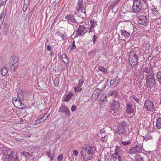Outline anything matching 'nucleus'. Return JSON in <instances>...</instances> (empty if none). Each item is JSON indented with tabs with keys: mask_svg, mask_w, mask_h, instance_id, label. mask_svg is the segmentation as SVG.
Returning <instances> with one entry per match:
<instances>
[{
	"mask_svg": "<svg viewBox=\"0 0 161 161\" xmlns=\"http://www.w3.org/2000/svg\"><path fill=\"white\" fill-rule=\"evenodd\" d=\"M7 1L6 0H0V7L6 4Z\"/></svg>",
	"mask_w": 161,
	"mask_h": 161,
	"instance_id": "obj_44",
	"label": "nucleus"
},
{
	"mask_svg": "<svg viewBox=\"0 0 161 161\" xmlns=\"http://www.w3.org/2000/svg\"><path fill=\"white\" fill-rule=\"evenodd\" d=\"M40 123V119L36 120L35 121V124L36 125H38Z\"/></svg>",
	"mask_w": 161,
	"mask_h": 161,
	"instance_id": "obj_55",
	"label": "nucleus"
},
{
	"mask_svg": "<svg viewBox=\"0 0 161 161\" xmlns=\"http://www.w3.org/2000/svg\"><path fill=\"white\" fill-rule=\"evenodd\" d=\"M146 79L148 87L151 88L155 85V80L153 74L150 75H148V76L147 75V76L146 77Z\"/></svg>",
	"mask_w": 161,
	"mask_h": 161,
	"instance_id": "obj_6",
	"label": "nucleus"
},
{
	"mask_svg": "<svg viewBox=\"0 0 161 161\" xmlns=\"http://www.w3.org/2000/svg\"><path fill=\"white\" fill-rule=\"evenodd\" d=\"M131 98L137 103H138L139 101V99L136 96H132Z\"/></svg>",
	"mask_w": 161,
	"mask_h": 161,
	"instance_id": "obj_40",
	"label": "nucleus"
},
{
	"mask_svg": "<svg viewBox=\"0 0 161 161\" xmlns=\"http://www.w3.org/2000/svg\"><path fill=\"white\" fill-rule=\"evenodd\" d=\"M156 127L158 129H161V118H158L156 120Z\"/></svg>",
	"mask_w": 161,
	"mask_h": 161,
	"instance_id": "obj_22",
	"label": "nucleus"
},
{
	"mask_svg": "<svg viewBox=\"0 0 161 161\" xmlns=\"http://www.w3.org/2000/svg\"><path fill=\"white\" fill-rule=\"evenodd\" d=\"M143 72L147 74H145L146 76H147V75H150L153 74V72L152 71L150 67H146L143 69Z\"/></svg>",
	"mask_w": 161,
	"mask_h": 161,
	"instance_id": "obj_17",
	"label": "nucleus"
},
{
	"mask_svg": "<svg viewBox=\"0 0 161 161\" xmlns=\"http://www.w3.org/2000/svg\"><path fill=\"white\" fill-rule=\"evenodd\" d=\"M118 3L117 2L115 1L114 2L112 3L111 5L109 6V8L110 9L113 10V9L114 8L115 6Z\"/></svg>",
	"mask_w": 161,
	"mask_h": 161,
	"instance_id": "obj_36",
	"label": "nucleus"
},
{
	"mask_svg": "<svg viewBox=\"0 0 161 161\" xmlns=\"http://www.w3.org/2000/svg\"><path fill=\"white\" fill-rule=\"evenodd\" d=\"M121 35L125 38H128L130 35V33L127 31L125 30H122L121 31Z\"/></svg>",
	"mask_w": 161,
	"mask_h": 161,
	"instance_id": "obj_21",
	"label": "nucleus"
},
{
	"mask_svg": "<svg viewBox=\"0 0 161 161\" xmlns=\"http://www.w3.org/2000/svg\"><path fill=\"white\" fill-rule=\"evenodd\" d=\"M97 36L96 35H94L93 37V42L94 43H95V41L97 39Z\"/></svg>",
	"mask_w": 161,
	"mask_h": 161,
	"instance_id": "obj_58",
	"label": "nucleus"
},
{
	"mask_svg": "<svg viewBox=\"0 0 161 161\" xmlns=\"http://www.w3.org/2000/svg\"><path fill=\"white\" fill-rule=\"evenodd\" d=\"M137 22L140 25L146 26L148 23V19L146 16L142 15L138 17Z\"/></svg>",
	"mask_w": 161,
	"mask_h": 161,
	"instance_id": "obj_10",
	"label": "nucleus"
},
{
	"mask_svg": "<svg viewBox=\"0 0 161 161\" xmlns=\"http://www.w3.org/2000/svg\"><path fill=\"white\" fill-rule=\"evenodd\" d=\"M90 23L91 24L90 27H91V28L94 27L95 25L94 22L92 20H91L90 21Z\"/></svg>",
	"mask_w": 161,
	"mask_h": 161,
	"instance_id": "obj_49",
	"label": "nucleus"
},
{
	"mask_svg": "<svg viewBox=\"0 0 161 161\" xmlns=\"http://www.w3.org/2000/svg\"><path fill=\"white\" fill-rule=\"evenodd\" d=\"M18 100V99H17V97L13 98L12 99V102L13 104H14V103H15V102H17Z\"/></svg>",
	"mask_w": 161,
	"mask_h": 161,
	"instance_id": "obj_53",
	"label": "nucleus"
},
{
	"mask_svg": "<svg viewBox=\"0 0 161 161\" xmlns=\"http://www.w3.org/2000/svg\"><path fill=\"white\" fill-rule=\"evenodd\" d=\"M129 55V63L132 67H135L138 63V57L134 51H130Z\"/></svg>",
	"mask_w": 161,
	"mask_h": 161,
	"instance_id": "obj_2",
	"label": "nucleus"
},
{
	"mask_svg": "<svg viewBox=\"0 0 161 161\" xmlns=\"http://www.w3.org/2000/svg\"><path fill=\"white\" fill-rule=\"evenodd\" d=\"M9 67H10V70L11 71H13V72H14L16 70V69L18 67H16V66H14V65H12L11 64H9Z\"/></svg>",
	"mask_w": 161,
	"mask_h": 161,
	"instance_id": "obj_35",
	"label": "nucleus"
},
{
	"mask_svg": "<svg viewBox=\"0 0 161 161\" xmlns=\"http://www.w3.org/2000/svg\"><path fill=\"white\" fill-rule=\"evenodd\" d=\"M135 159L136 161H145L143 158L139 154L137 155L135 157Z\"/></svg>",
	"mask_w": 161,
	"mask_h": 161,
	"instance_id": "obj_30",
	"label": "nucleus"
},
{
	"mask_svg": "<svg viewBox=\"0 0 161 161\" xmlns=\"http://www.w3.org/2000/svg\"><path fill=\"white\" fill-rule=\"evenodd\" d=\"M84 80L83 79H81L79 80L78 85L81 86L83 85Z\"/></svg>",
	"mask_w": 161,
	"mask_h": 161,
	"instance_id": "obj_42",
	"label": "nucleus"
},
{
	"mask_svg": "<svg viewBox=\"0 0 161 161\" xmlns=\"http://www.w3.org/2000/svg\"><path fill=\"white\" fill-rule=\"evenodd\" d=\"M76 108L75 106L74 105L72 106L71 107V111H75V110Z\"/></svg>",
	"mask_w": 161,
	"mask_h": 161,
	"instance_id": "obj_56",
	"label": "nucleus"
},
{
	"mask_svg": "<svg viewBox=\"0 0 161 161\" xmlns=\"http://www.w3.org/2000/svg\"><path fill=\"white\" fill-rule=\"evenodd\" d=\"M4 18H0V26L1 27L4 21Z\"/></svg>",
	"mask_w": 161,
	"mask_h": 161,
	"instance_id": "obj_52",
	"label": "nucleus"
},
{
	"mask_svg": "<svg viewBox=\"0 0 161 161\" xmlns=\"http://www.w3.org/2000/svg\"><path fill=\"white\" fill-rule=\"evenodd\" d=\"M105 161H111V159L110 157H108L107 158H106L105 159Z\"/></svg>",
	"mask_w": 161,
	"mask_h": 161,
	"instance_id": "obj_60",
	"label": "nucleus"
},
{
	"mask_svg": "<svg viewBox=\"0 0 161 161\" xmlns=\"http://www.w3.org/2000/svg\"><path fill=\"white\" fill-rule=\"evenodd\" d=\"M120 103L118 101H113L110 103V108L111 110H116L119 109Z\"/></svg>",
	"mask_w": 161,
	"mask_h": 161,
	"instance_id": "obj_14",
	"label": "nucleus"
},
{
	"mask_svg": "<svg viewBox=\"0 0 161 161\" xmlns=\"http://www.w3.org/2000/svg\"><path fill=\"white\" fill-rule=\"evenodd\" d=\"M119 78L118 76H117L110 81V84L112 85L117 86L119 85Z\"/></svg>",
	"mask_w": 161,
	"mask_h": 161,
	"instance_id": "obj_18",
	"label": "nucleus"
},
{
	"mask_svg": "<svg viewBox=\"0 0 161 161\" xmlns=\"http://www.w3.org/2000/svg\"><path fill=\"white\" fill-rule=\"evenodd\" d=\"M144 106L147 111L153 112L154 110V105L153 102L147 99L144 103Z\"/></svg>",
	"mask_w": 161,
	"mask_h": 161,
	"instance_id": "obj_8",
	"label": "nucleus"
},
{
	"mask_svg": "<svg viewBox=\"0 0 161 161\" xmlns=\"http://www.w3.org/2000/svg\"><path fill=\"white\" fill-rule=\"evenodd\" d=\"M141 152V148L137 144L132 147L129 150V152L131 154L139 153Z\"/></svg>",
	"mask_w": 161,
	"mask_h": 161,
	"instance_id": "obj_11",
	"label": "nucleus"
},
{
	"mask_svg": "<svg viewBox=\"0 0 161 161\" xmlns=\"http://www.w3.org/2000/svg\"><path fill=\"white\" fill-rule=\"evenodd\" d=\"M143 138L145 141H147L149 140L152 139L153 136L151 134H148L147 135L143 136Z\"/></svg>",
	"mask_w": 161,
	"mask_h": 161,
	"instance_id": "obj_25",
	"label": "nucleus"
},
{
	"mask_svg": "<svg viewBox=\"0 0 161 161\" xmlns=\"http://www.w3.org/2000/svg\"><path fill=\"white\" fill-rule=\"evenodd\" d=\"M78 153V151L76 150H74L73 151V154L75 156L77 155Z\"/></svg>",
	"mask_w": 161,
	"mask_h": 161,
	"instance_id": "obj_51",
	"label": "nucleus"
},
{
	"mask_svg": "<svg viewBox=\"0 0 161 161\" xmlns=\"http://www.w3.org/2000/svg\"><path fill=\"white\" fill-rule=\"evenodd\" d=\"M5 16V13L3 11L0 14V18H4Z\"/></svg>",
	"mask_w": 161,
	"mask_h": 161,
	"instance_id": "obj_47",
	"label": "nucleus"
},
{
	"mask_svg": "<svg viewBox=\"0 0 161 161\" xmlns=\"http://www.w3.org/2000/svg\"><path fill=\"white\" fill-rule=\"evenodd\" d=\"M22 100H19L14 104L15 107L16 108H19V107L21 106L20 104L21 103Z\"/></svg>",
	"mask_w": 161,
	"mask_h": 161,
	"instance_id": "obj_28",
	"label": "nucleus"
},
{
	"mask_svg": "<svg viewBox=\"0 0 161 161\" xmlns=\"http://www.w3.org/2000/svg\"><path fill=\"white\" fill-rule=\"evenodd\" d=\"M108 136H104L101 138V141L103 143L107 142L108 139Z\"/></svg>",
	"mask_w": 161,
	"mask_h": 161,
	"instance_id": "obj_31",
	"label": "nucleus"
},
{
	"mask_svg": "<svg viewBox=\"0 0 161 161\" xmlns=\"http://www.w3.org/2000/svg\"><path fill=\"white\" fill-rule=\"evenodd\" d=\"M96 150V147L94 146L87 145L82 147L80 153L82 158L85 161L90 160L93 158Z\"/></svg>",
	"mask_w": 161,
	"mask_h": 161,
	"instance_id": "obj_1",
	"label": "nucleus"
},
{
	"mask_svg": "<svg viewBox=\"0 0 161 161\" xmlns=\"http://www.w3.org/2000/svg\"><path fill=\"white\" fill-rule=\"evenodd\" d=\"M156 76L158 81L161 84V71H159L157 72Z\"/></svg>",
	"mask_w": 161,
	"mask_h": 161,
	"instance_id": "obj_29",
	"label": "nucleus"
},
{
	"mask_svg": "<svg viewBox=\"0 0 161 161\" xmlns=\"http://www.w3.org/2000/svg\"><path fill=\"white\" fill-rule=\"evenodd\" d=\"M81 86L78 85L75 88V90L76 92H78L79 91V89L80 88Z\"/></svg>",
	"mask_w": 161,
	"mask_h": 161,
	"instance_id": "obj_45",
	"label": "nucleus"
},
{
	"mask_svg": "<svg viewBox=\"0 0 161 161\" xmlns=\"http://www.w3.org/2000/svg\"><path fill=\"white\" fill-rule=\"evenodd\" d=\"M46 154L48 157L50 158L51 161H52L53 159V157L51 154L50 151V150L47 151L46 152Z\"/></svg>",
	"mask_w": 161,
	"mask_h": 161,
	"instance_id": "obj_32",
	"label": "nucleus"
},
{
	"mask_svg": "<svg viewBox=\"0 0 161 161\" xmlns=\"http://www.w3.org/2000/svg\"><path fill=\"white\" fill-rule=\"evenodd\" d=\"M15 153L12 149L8 147H5L2 149L1 153L4 159H9L14 156Z\"/></svg>",
	"mask_w": 161,
	"mask_h": 161,
	"instance_id": "obj_3",
	"label": "nucleus"
},
{
	"mask_svg": "<svg viewBox=\"0 0 161 161\" xmlns=\"http://www.w3.org/2000/svg\"><path fill=\"white\" fill-rule=\"evenodd\" d=\"M65 19H66L69 23H76L75 20L74 16L71 14L67 15L65 16Z\"/></svg>",
	"mask_w": 161,
	"mask_h": 161,
	"instance_id": "obj_15",
	"label": "nucleus"
},
{
	"mask_svg": "<svg viewBox=\"0 0 161 161\" xmlns=\"http://www.w3.org/2000/svg\"><path fill=\"white\" fill-rule=\"evenodd\" d=\"M17 97L19 99V100H23L24 98V97L23 96V93L20 94L19 93L17 94Z\"/></svg>",
	"mask_w": 161,
	"mask_h": 161,
	"instance_id": "obj_38",
	"label": "nucleus"
},
{
	"mask_svg": "<svg viewBox=\"0 0 161 161\" xmlns=\"http://www.w3.org/2000/svg\"><path fill=\"white\" fill-rule=\"evenodd\" d=\"M62 59L64 63L66 64H68L69 63V60L65 54H63L62 55Z\"/></svg>",
	"mask_w": 161,
	"mask_h": 161,
	"instance_id": "obj_26",
	"label": "nucleus"
},
{
	"mask_svg": "<svg viewBox=\"0 0 161 161\" xmlns=\"http://www.w3.org/2000/svg\"><path fill=\"white\" fill-rule=\"evenodd\" d=\"M143 4L141 1L138 0H134L132 7V10L134 13H139L142 9Z\"/></svg>",
	"mask_w": 161,
	"mask_h": 161,
	"instance_id": "obj_4",
	"label": "nucleus"
},
{
	"mask_svg": "<svg viewBox=\"0 0 161 161\" xmlns=\"http://www.w3.org/2000/svg\"><path fill=\"white\" fill-rule=\"evenodd\" d=\"M76 47L75 46V42H74L73 43L72 45L70 48V50L74 49Z\"/></svg>",
	"mask_w": 161,
	"mask_h": 161,
	"instance_id": "obj_50",
	"label": "nucleus"
},
{
	"mask_svg": "<svg viewBox=\"0 0 161 161\" xmlns=\"http://www.w3.org/2000/svg\"><path fill=\"white\" fill-rule=\"evenodd\" d=\"M72 95L70 94H68L64 98V101L65 102L68 101L71 97Z\"/></svg>",
	"mask_w": 161,
	"mask_h": 161,
	"instance_id": "obj_33",
	"label": "nucleus"
},
{
	"mask_svg": "<svg viewBox=\"0 0 161 161\" xmlns=\"http://www.w3.org/2000/svg\"><path fill=\"white\" fill-rule=\"evenodd\" d=\"M76 8L78 12L81 11V12L84 14V15L83 16L84 18L86 16V8L84 7L83 2L82 0H79L77 3Z\"/></svg>",
	"mask_w": 161,
	"mask_h": 161,
	"instance_id": "obj_9",
	"label": "nucleus"
},
{
	"mask_svg": "<svg viewBox=\"0 0 161 161\" xmlns=\"http://www.w3.org/2000/svg\"><path fill=\"white\" fill-rule=\"evenodd\" d=\"M57 35L61 37H63V35L61 33V32L59 31H58L57 32Z\"/></svg>",
	"mask_w": 161,
	"mask_h": 161,
	"instance_id": "obj_57",
	"label": "nucleus"
},
{
	"mask_svg": "<svg viewBox=\"0 0 161 161\" xmlns=\"http://www.w3.org/2000/svg\"><path fill=\"white\" fill-rule=\"evenodd\" d=\"M21 106L19 107V109H24L25 108V106L22 103V102L20 104Z\"/></svg>",
	"mask_w": 161,
	"mask_h": 161,
	"instance_id": "obj_48",
	"label": "nucleus"
},
{
	"mask_svg": "<svg viewBox=\"0 0 161 161\" xmlns=\"http://www.w3.org/2000/svg\"><path fill=\"white\" fill-rule=\"evenodd\" d=\"M126 111L129 114L132 113L134 112V109L133 108V105L130 103H126Z\"/></svg>",
	"mask_w": 161,
	"mask_h": 161,
	"instance_id": "obj_16",
	"label": "nucleus"
},
{
	"mask_svg": "<svg viewBox=\"0 0 161 161\" xmlns=\"http://www.w3.org/2000/svg\"><path fill=\"white\" fill-rule=\"evenodd\" d=\"M58 111L60 112L63 113L68 115H69L70 114L69 110L64 106V104H63L61 106L59 109Z\"/></svg>",
	"mask_w": 161,
	"mask_h": 161,
	"instance_id": "obj_13",
	"label": "nucleus"
},
{
	"mask_svg": "<svg viewBox=\"0 0 161 161\" xmlns=\"http://www.w3.org/2000/svg\"><path fill=\"white\" fill-rule=\"evenodd\" d=\"M112 156L114 158H118V160L119 158H121L120 156L118 155V152L117 151H115V153L112 154Z\"/></svg>",
	"mask_w": 161,
	"mask_h": 161,
	"instance_id": "obj_27",
	"label": "nucleus"
},
{
	"mask_svg": "<svg viewBox=\"0 0 161 161\" xmlns=\"http://www.w3.org/2000/svg\"><path fill=\"white\" fill-rule=\"evenodd\" d=\"M120 149V147L119 146H116L115 147V151L118 152V151Z\"/></svg>",
	"mask_w": 161,
	"mask_h": 161,
	"instance_id": "obj_61",
	"label": "nucleus"
},
{
	"mask_svg": "<svg viewBox=\"0 0 161 161\" xmlns=\"http://www.w3.org/2000/svg\"><path fill=\"white\" fill-rule=\"evenodd\" d=\"M30 1V0H24V4L23 8V10L24 12H25L26 10Z\"/></svg>",
	"mask_w": 161,
	"mask_h": 161,
	"instance_id": "obj_20",
	"label": "nucleus"
},
{
	"mask_svg": "<svg viewBox=\"0 0 161 161\" xmlns=\"http://www.w3.org/2000/svg\"><path fill=\"white\" fill-rule=\"evenodd\" d=\"M144 48H145V50H149L150 48V46L149 43H146L144 46Z\"/></svg>",
	"mask_w": 161,
	"mask_h": 161,
	"instance_id": "obj_41",
	"label": "nucleus"
},
{
	"mask_svg": "<svg viewBox=\"0 0 161 161\" xmlns=\"http://www.w3.org/2000/svg\"><path fill=\"white\" fill-rule=\"evenodd\" d=\"M87 29L84 26L79 25L78 28L76 33L75 35V37H77L79 36L84 35L87 31Z\"/></svg>",
	"mask_w": 161,
	"mask_h": 161,
	"instance_id": "obj_7",
	"label": "nucleus"
},
{
	"mask_svg": "<svg viewBox=\"0 0 161 161\" xmlns=\"http://www.w3.org/2000/svg\"><path fill=\"white\" fill-rule=\"evenodd\" d=\"M59 79L58 77L55 78L54 81V85L56 87L58 86V85Z\"/></svg>",
	"mask_w": 161,
	"mask_h": 161,
	"instance_id": "obj_34",
	"label": "nucleus"
},
{
	"mask_svg": "<svg viewBox=\"0 0 161 161\" xmlns=\"http://www.w3.org/2000/svg\"><path fill=\"white\" fill-rule=\"evenodd\" d=\"M149 0H143V1L144 2V3H147V2H148V1Z\"/></svg>",
	"mask_w": 161,
	"mask_h": 161,
	"instance_id": "obj_64",
	"label": "nucleus"
},
{
	"mask_svg": "<svg viewBox=\"0 0 161 161\" xmlns=\"http://www.w3.org/2000/svg\"><path fill=\"white\" fill-rule=\"evenodd\" d=\"M9 64L11 65H14V66L18 67L19 65V62L18 58L14 56H12L10 59Z\"/></svg>",
	"mask_w": 161,
	"mask_h": 161,
	"instance_id": "obj_12",
	"label": "nucleus"
},
{
	"mask_svg": "<svg viewBox=\"0 0 161 161\" xmlns=\"http://www.w3.org/2000/svg\"><path fill=\"white\" fill-rule=\"evenodd\" d=\"M48 115L47 114H44L43 116H42V117H41V119H43L44 121L45 119H46L48 116Z\"/></svg>",
	"mask_w": 161,
	"mask_h": 161,
	"instance_id": "obj_46",
	"label": "nucleus"
},
{
	"mask_svg": "<svg viewBox=\"0 0 161 161\" xmlns=\"http://www.w3.org/2000/svg\"><path fill=\"white\" fill-rule=\"evenodd\" d=\"M100 101L101 103L107 101V96L105 94L103 93L102 94L101 96Z\"/></svg>",
	"mask_w": 161,
	"mask_h": 161,
	"instance_id": "obj_23",
	"label": "nucleus"
},
{
	"mask_svg": "<svg viewBox=\"0 0 161 161\" xmlns=\"http://www.w3.org/2000/svg\"><path fill=\"white\" fill-rule=\"evenodd\" d=\"M64 155L63 153H61L58 155L57 157L58 160L59 161H62Z\"/></svg>",
	"mask_w": 161,
	"mask_h": 161,
	"instance_id": "obj_37",
	"label": "nucleus"
},
{
	"mask_svg": "<svg viewBox=\"0 0 161 161\" xmlns=\"http://www.w3.org/2000/svg\"><path fill=\"white\" fill-rule=\"evenodd\" d=\"M8 72V70L7 67L4 66L1 69V74L3 76L6 75Z\"/></svg>",
	"mask_w": 161,
	"mask_h": 161,
	"instance_id": "obj_19",
	"label": "nucleus"
},
{
	"mask_svg": "<svg viewBox=\"0 0 161 161\" xmlns=\"http://www.w3.org/2000/svg\"><path fill=\"white\" fill-rule=\"evenodd\" d=\"M11 161H20L19 159L15 153L14 155L13 156H12V158L10 159Z\"/></svg>",
	"mask_w": 161,
	"mask_h": 161,
	"instance_id": "obj_24",
	"label": "nucleus"
},
{
	"mask_svg": "<svg viewBox=\"0 0 161 161\" xmlns=\"http://www.w3.org/2000/svg\"><path fill=\"white\" fill-rule=\"evenodd\" d=\"M127 125L125 121H123L117 127L116 129L114 132L116 133H117L119 135H122L126 133L125 129Z\"/></svg>",
	"mask_w": 161,
	"mask_h": 161,
	"instance_id": "obj_5",
	"label": "nucleus"
},
{
	"mask_svg": "<svg viewBox=\"0 0 161 161\" xmlns=\"http://www.w3.org/2000/svg\"><path fill=\"white\" fill-rule=\"evenodd\" d=\"M98 69L100 71L103 72L104 73H106V69L104 67H99Z\"/></svg>",
	"mask_w": 161,
	"mask_h": 161,
	"instance_id": "obj_43",
	"label": "nucleus"
},
{
	"mask_svg": "<svg viewBox=\"0 0 161 161\" xmlns=\"http://www.w3.org/2000/svg\"><path fill=\"white\" fill-rule=\"evenodd\" d=\"M131 143V141H125V142H123L122 141L121 142V143L122 144H123L124 146H126L127 145H128L129 144H130Z\"/></svg>",
	"mask_w": 161,
	"mask_h": 161,
	"instance_id": "obj_39",
	"label": "nucleus"
},
{
	"mask_svg": "<svg viewBox=\"0 0 161 161\" xmlns=\"http://www.w3.org/2000/svg\"><path fill=\"white\" fill-rule=\"evenodd\" d=\"M115 92L114 91H111L109 92L108 95V96H111L113 95Z\"/></svg>",
	"mask_w": 161,
	"mask_h": 161,
	"instance_id": "obj_54",
	"label": "nucleus"
},
{
	"mask_svg": "<svg viewBox=\"0 0 161 161\" xmlns=\"http://www.w3.org/2000/svg\"><path fill=\"white\" fill-rule=\"evenodd\" d=\"M26 152H23L22 153H21V154L22 155H23L25 156L26 155Z\"/></svg>",
	"mask_w": 161,
	"mask_h": 161,
	"instance_id": "obj_63",
	"label": "nucleus"
},
{
	"mask_svg": "<svg viewBox=\"0 0 161 161\" xmlns=\"http://www.w3.org/2000/svg\"><path fill=\"white\" fill-rule=\"evenodd\" d=\"M31 156V154L28 152H27L26 153V155L25 156V157H29Z\"/></svg>",
	"mask_w": 161,
	"mask_h": 161,
	"instance_id": "obj_59",
	"label": "nucleus"
},
{
	"mask_svg": "<svg viewBox=\"0 0 161 161\" xmlns=\"http://www.w3.org/2000/svg\"><path fill=\"white\" fill-rule=\"evenodd\" d=\"M47 50H51V47L49 45H47Z\"/></svg>",
	"mask_w": 161,
	"mask_h": 161,
	"instance_id": "obj_62",
	"label": "nucleus"
}]
</instances>
